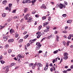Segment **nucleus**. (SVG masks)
I'll list each match as a JSON object with an SVG mask.
<instances>
[{"instance_id": "obj_1", "label": "nucleus", "mask_w": 73, "mask_h": 73, "mask_svg": "<svg viewBox=\"0 0 73 73\" xmlns=\"http://www.w3.org/2000/svg\"><path fill=\"white\" fill-rule=\"evenodd\" d=\"M9 66H6L5 67H3V69L4 70L5 69V73H7L9 71Z\"/></svg>"}, {"instance_id": "obj_2", "label": "nucleus", "mask_w": 73, "mask_h": 73, "mask_svg": "<svg viewBox=\"0 0 73 73\" xmlns=\"http://www.w3.org/2000/svg\"><path fill=\"white\" fill-rule=\"evenodd\" d=\"M24 58V55H22V56L21 54H19L17 56V59L18 60V61H19L20 60V58Z\"/></svg>"}, {"instance_id": "obj_3", "label": "nucleus", "mask_w": 73, "mask_h": 73, "mask_svg": "<svg viewBox=\"0 0 73 73\" xmlns=\"http://www.w3.org/2000/svg\"><path fill=\"white\" fill-rule=\"evenodd\" d=\"M68 55V54L66 52L64 53V59L65 60H66L68 58V57L67 55Z\"/></svg>"}, {"instance_id": "obj_4", "label": "nucleus", "mask_w": 73, "mask_h": 73, "mask_svg": "<svg viewBox=\"0 0 73 73\" xmlns=\"http://www.w3.org/2000/svg\"><path fill=\"white\" fill-rule=\"evenodd\" d=\"M60 8L61 9H62L63 8H64L66 7L65 5H63L61 3H60L59 5Z\"/></svg>"}, {"instance_id": "obj_5", "label": "nucleus", "mask_w": 73, "mask_h": 73, "mask_svg": "<svg viewBox=\"0 0 73 73\" xmlns=\"http://www.w3.org/2000/svg\"><path fill=\"white\" fill-rule=\"evenodd\" d=\"M55 70L56 69L54 66L52 67L50 69V70L51 72H53V70H54V71H55Z\"/></svg>"}, {"instance_id": "obj_6", "label": "nucleus", "mask_w": 73, "mask_h": 73, "mask_svg": "<svg viewBox=\"0 0 73 73\" xmlns=\"http://www.w3.org/2000/svg\"><path fill=\"white\" fill-rule=\"evenodd\" d=\"M49 23L48 22H45L44 23H43V26H44V27H46V25H47Z\"/></svg>"}, {"instance_id": "obj_7", "label": "nucleus", "mask_w": 73, "mask_h": 73, "mask_svg": "<svg viewBox=\"0 0 73 73\" xmlns=\"http://www.w3.org/2000/svg\"><path fill=\"white\" fill-rule=\"evenodd\" d=\"M32 19L33 18H31V17H29V21H27V22H31L32 21Z\"/></svg>"}, {"instance_id": "obj_8", "label": "nucleus", "mask_w": 73, "mask_h": 73, "mask_svg": "<svg viewBox=\"0 0 73 73\" xmlns=\"http://www.w3.org/2000/svg\"><path fill=\"white\" fill-rule=\"evenodd\" d=\"M10 32L11 34H12L13 33H14L15 32V31L14 30L11 29L10 30Z\"/></svg>"}, {"instance_id": "obj_9", "label": "nucleus", "mask_w": 73, "mask_h": 73, "mask_svg": "<svg viewBox=\"0 0 73 73\" xmlns=\"http://www.w3.org/2000/svg\"><path fill=\"white\" fill-rule=\"evenodd\" d=\"M14 41V40L13 39H9V40L8 42L9 43H11L13 42Z\"/></svg>"}, {"instance_id": "obj_10", "label": "nucleus", "mask_w": 73, "mask_h": 73, "mask_svg": "<svg viewBox=\"0 0 73 73\" xmlns=\"http://www.w3.org/2000/svg\"><path fill=\"white\" fill-rule=\"evenodd\" d=\"M3 38L5 41H6L8 39V38H7V37L6 36H3Z\"/></svg>"}, {"instance_id": "obj_11", "label": "nucleus", "mask_w": 73, "mask_h": 73, "mask_svg": "<svg viewBox=\"0 0 73 73\" xmlns=\"http://www.w3.org/2000/svg\"><path fill=\"white\" fill-rule=\"evenodd\" d=\"M7 3V1L6 0H5L3 1V4L4 5H6Z\"/></svg>"}, {"instance_id": "obj_12", "label": "nucleus", "mask_w": 73, "mask_h": 73, "mask_svg": "<svg viewBox=\"0 0 73 73\" xmlns=\"http://www.w3.org/2000/svg\"><path fill=\"white\" fill-rule=\"evenodd\" d=\"M36 44L37 45V46H39L40 47H41V45L40 44V43L39 42H36Z\"/></svg>"}, {"instance_id": "obj_13", "label": "nucleus", "mask_w": 73, "mask_h": 73, "mask_svg": "<svg viewBox=\"0 0 73 73\" xmlns=\"http://www.w3.org/2000/svg\"><path fill=\"white\" fill-rule=\"evenodd\" d=\"M57 59H58V57H57L56 58H55V60L54 59L53 60V61H52L53 63H54V62H57Z\"/></svg>"}, {"instance_id": "obj_14", "label": "nucleus", "mask_w": 73, "mask_h": 73, "mask_svg": "<svg viewBox=\"0 0 73 73\" xmlns=\"http://www.w3.org/2000/svg\"><path fill=\"white\" fill-rule=\"evenodd\" d=\"M28 10V9L27 8H25L24 9V13H25L27 12V11Z\"/></svg>"}, {"instance_id": "obj_15", "label": "nucleus", "mask_w": 73, "mask_h": 73, "mask_svg": "<svg viewBox=\"0 0 73 73\" xmlns=\"http://www.w3.org/2000/svg\"><path fill=\"white\" fill-rule=\"evenodd\" d=\"M41 8H44V9H46V6H45V5H42V6H41L40 7Z\"/></svg>"}, {"instance_id": "obj_16", "label": "nucleus", "mask_w": 73, "mask_h": 73, "mask_svg": "<svg viewBox=\"0 0 73 73\" xmlns=\"http://www.w3.org/2000/svg\"><path fill=\"white\" fill-rule=\"evenodd\" d=\"M36 34L37 35H41V32L40 31H38L36 33Z\"/></svg>"}, {"instance_id": "obj_17", "label": "nucleus", "mask_w": 73, "mask_h": 73, "mask_svg": "<svg viewBox=\"0 0 73 73\" xmlns=\"http://www.w3.org/2000/svg\"><path fill=\"white\" fill-rule=\"evenodd\" d=\"M2 16L3 17H5L6 16V14L5 13H3L2 14Z\"/></svg>"}, {"instance_id": "obj_18", "label": "nucleus", "mask_w": 73, "mask_h": 73, "mask_svg": "<svg viewBox=\"0 0 73 73\" xmlns=\"http://www.w3.org/2000/svg\"><path fill=\"white\" fill-rule=\"evenodd\" d=\"M38 67H42V65L41 63H39L38 64Z\"/></svg>"}, {"instance_id": "obj_19", "label": "nucleus", "mask_w": 73, "mask_h": 73, "mask_svg": "<svg viewBox=\"0 0 73 73\" xmlns=\"http://www.w3.org/2000/svg\"><path fill=\"white\" fill-rule=\"evenodd\" d=\"M40 47H41V46H37L36 47V49L37 50H38L39 49H40Z\"/></svg>"}, {"instance_id": "obj_20", "label": "nucleus", "mask_w": 73, "mask_h": 73, "mask_svg": "<svg viewBox=\"0 0 73 73\" xmlns=\"http://www.w3.org/2000/svg\"><path fill=\"white\" fill-rule=\"evenodd\" d=\"M72 20H68L67 21V23H68L69 24H70L71 23V22H72Z\"/></svg>"}, {"instance_id": "obj_21", "label": "nucleus", "mask_w": 73, "mask_h": 73, "mask_svg": "<svg viewBox=\"0 0 73 73\" xmlns=\"http://www.w3.org/2000/svg\"><path fill=\"white\" fill-rule=\"evenodd\" d=\"M27 0H23V3L25 4L26 3H27Z\"/></svg>"}, {"instance_id": "obj_22", "label": "nucleus", "mask_w": 73, "mask_h": 73, "mask_svg": "<svg viewBox=\"0 0 73 73\" xmlns=\"http://www.w3.org/2000/svg\"><path fill=\"white\" fill-rule=\"evenodd\" d=\"M48 67L45 66L44 68V70L45 71H47V70H48Z\"/></svg>"}, {"instance_id": "obj_23", "label": "nucleus", "mask_w": 73, "mask_h": 73, "mask_svg": "<svg viewBox=\"0 0 73 73\" xmlns=\"http://www.w3.org/2000/svg\"><path fill=\"white\" fill-rule=\"evenodd\" d=\"M23 39H21L18 42L19 43H22L23 42Z\"/></svg>"}, {"instance_id": "obj_24", "label": "nucleus", "mask_w": 73, "mask_h": 73, "mask_svg": "<svg viewBox=\"0 0 73 73\" xmlns=\"http://www.w3.org/2000/svg\"><path fill=\"white\" fill-rule=\"evenodd\" d=\"M71 35L70 34L69 36L68 37V38L69 39H71Z\"/></svg>"}, {"instance_id": "obj_25", "label": "nucleus", "mask_w": 73, "mask_h": 73, "mask_svg": "<svg viewBox=\"0 0 73 73\" xmlns=\"http://www.w3.org/2000/svg\"><path fill=\"white\" fill-rule=\"evenodd\" d=\"M1 62V63L2 64H4V63H5V61H4L3 60H1L0 61Z\"/></svg>"}, {"instance_id": "obj_26", "label": "nucleus", "mask_w": 73, "mask_h": 73, "mask_svg": "<svg viewBox=\"0 0 73 73\" xmlns=\"http://www.w3.org/2000/svg\"><path fill=\"white\" fill-rule=\"evenodd\" d=\"M49 31V30L47 29H46L45 30H44V32L45 33H47Z\"/></svg>"}, {"instance_id": "obj_27", "label": "nucleus", "mask_w": 73, "mask_h": 73, "mask_svg": "<svg viewBox=\"0 0 73 73\" xmlns=\"http://www.w3.org/2000/svg\"><path fill=\"white\" fill-rule=\"evenodd\" d=\"M54 35H51L50 36V37L51 38H54Z\"/></svg>"}, {"instance_id": "obj_28", "label": "nucleus", "mask_w": 73, "mask_h": 73, "mask_svg": "<svg viewBox=\"0 0 73 73\" xmlns=\"http://www.w3.org/2000/svg\"><path fill=\"white\" fill-rule=\"evenodd\" d=\"M29 42L31 43V44L32 45V43H34V42H33V41H32V40H31L29 41Z\"/></svg>"}, {"instance_id": "obj_29", "label": "nucleus", "mask_w": 73, "mask_h": 73, "mask_svg": "<svg viewBox=\"0 0 73 73\" xmlns=\"http://www.w3.org/2000/svg\"><path fill=\"white\" fill-rule=\"evenodd\" d=\"M36 63H35V64H34V66H32V68L33 69H35V66H36Z\"/></svg>"}, {"instance_id": "obj_30", "label": "nucleus", "mask_w": 73, "mask_h": 73, "mask_svg": "<svg viewBox=\"0 0 73 73\" xmlns=\"http://www.w3.org/2000/svg\"><path fill=\"white\" fill-rule=\"evenodd\" d=\"M58 50H56L55 51H54V52H53V53L54 54H56L57 53V52H58Z\"/></svg>"}, {"instance_id": "obj_31", "label": "nucleus", "mask_w": 73, "mask_h": 73, "mask_svg": "<svg viewBox=\"0 0 73 73\" xmlns=\"http://www.w3.org/2000/svg\"><path fill=\"white\" fill-rule=\"evenodd\" d=\"M46 16H44L43 17H42V19L43 20H44L45 19H46Z\"/></svg>"}, {"instance_id": "obj_32", "label": "nucleus", "mask_w": 73, "mask_h": 73, "mask_svg": "<svg viewBox=\"0 0 73 73\" xmlns=\"http://www.w3.org/2000/svg\"><path fill=\"white\" fill-rule=\"evenodd\" d=\"M9 47V45L8 44H7L5 46V49H7V48H8Z\"/></svg>"}, {"instance_id": "obj_33", "label": "nucleus", "mask_w": 73, "mask_h": 73, "mask_svg": "<svg viewBox=\"0 0 73 73\" xmlns=\"http://www.w3.org/2000/svg\"><path fill=\"white\" fill-rule=\"evenodd\" d=\"M29 36V35H27L25 36L24 38L25 39H26L28 36Z\"/></svg>"}, {"instance_id": "obj_34", "label": "nucleus", "mask_w": 73, "mask_h": 73, "mask_svg": "<svg viewBox=\"0 0 73 73\" xmlns=\"http://www.w3.org/2000/svg\"><path fill=\"white\" fill-rule=\"evenodd\" d=\"M33 65V63H30L29 64V66L30 67L32 66Z\"/></svg>"}, {"instance_id": "obj_35", "label": "nucleus", "mask_w": 73, "mask_h": 73, "mask_svg": "<svg viewBox=\"0 0 73 73\" xmlns=\"http://www.w3.org/2000/svg\"><path fill=\"white\" fill-rule=\"evenodd\" d=\"M46 28L47 29L49 30L50 29V27L49 26H46Z\"/></svg>"}, {"instance_id": "obj_36", "label": "nucleus", "mask_w": 73, "mask_h": 73, "mask_svg": "<svg viewBox=\"0 0 73 73\" xmlns=\"http://www.w3.org/2000/svg\"><path fill=\"white\" fill-rule=\"evenodd\" d=\"M14 64H15V63H11V65H10V67H12V66H14Z\"/></svg>"}, {"instance_id": "obj_37", "label": "nucleus", "mask_w": 73, "mask_h": 73, "mask_svg": "<svg viewBox=\"0 0 73 73\" xmlns=\"http://www.w3.org/2000/svg\"><path fill=\"white\" fill-rule=\"evenodd\" d=\"M30 45V44L29 43H27L26 45V46L27 47H28V46H29Z\"/></svg>"}, {"instance_id": "obj_38", "label": "nucleus", "mask_w": 73, "mask_h": 73, "mask_svg": "<svg viewBox=\"0 0 73 73\" xmlns=\"http://www.w3.org/2000/svg\"><path fill=\"white\" fill-rule=\"evenodd\" d=\"M31 1L30 0H27V3H31Z\"/></svg>"}, {"instance_id": "obj_39", "label": "nucleus", "mask_w": 73, "mask_h": 73, "mask_svg": "<svg viewBox=\"0 0 73 73\" xmlns=\"http://www.w3.org/2000/svg\"><path fill=\"white\" fill-rule=\"evenodd\" d=\"M41 34H40V35H38L37 36V38H39L40 37V36H41Z\"/></svg>"}, {"instance_id": "obj_40", "label": "nucleus", "mask_w": 73, "mask_h": 73, "mask_svg": "<svg viewBox=\"0 0 73 73\" xmlns=\"http://www.w3.org/2000/svg\"><path fill=\"white\" fill-rule=\"evenodd\" d=\"M41 28H42V26H40L38 27L39 30H40V29H41Z\"/></svg>"}, {"instance_id": "obj_41", "label": "nucleus", "mask_w": 73, "mask_h": 73, "mask_svg": "<svg viewBox=\"0 0 73 73\" xmlns=\"http://www.w3.org/2000/svg\"><path fill=\"white\" fill-rule=\"evenodd\" d=\"M12 50L11 49H9L8 50V52L10 53L12 52Z\"/></svg>"}, {"instance_id": "obj_42", "label": "nucleus", "mask_w": 73, "mask_h": 73, "mask_svg": "<svg viewBox=\"0 0 73 73\" xmlns=\"http://www.w3.org/2000/svg\"><path fill=\"white\" fill-rule=\"evenodd\" d=\"M30 15V13H28L27 14V15H26V17H29Z\"/></svg>"}, {"instance_id": "obj_43", "label": "nucleus", "mask_w": 73, "mask_h": 73, "mask_svg": "<svg viewBox=\"0 0 73 73\" xmlns=\"http://www.w3.org/2000/svg\"><path fill=\"white\" fill-rule=\"evenodd\" d=\"M62 16L63 17H66V14H64L62 15Z\"/></svg>"}, {"instance_id": "obj_44", "label": "nucleus", "mask_w": 73, "mask_h": 73, "mask_svg": "<svg viewBox=\"0 0 73 73\" xmlns=\"http://www.w3.org/2000/svg\"><path fill=\"white\" fill-rule=\"evenodd\" d=\"M67 31H62V33H67Z\"/></svg>"}, {"instance_id": "obj_45", "label": "nucleus", "mask_w": 73, "mask_h": 73, "mask_svg": "<svg viewBox=\"0 0 73 73\" xmlns=\"http://www.w3.org/2000/svg\"><path fill=\"white\" fill-rule=\"evenodd\" d=\"M63 45L65 46L66 44V43L65 41H64L63 42Z\"/></svg>"}, {"instance_id": "obj_46", "label": "nucleus", "mask_w": 73, "mask_h": 73, "mask_svg": "<svg viewBox=\"0 0 73 73\" xmlns=\"http://www.w3.org/2000/svg\"><path fill=\"white\" fill-rule=\"evenodd\" d=\"M36 2V0H34L31 1V3L32 4H34V3Z\"/></svg>"}, {"instance_id": "obj_47", "label": "nucleus", "mask_w": 73, "mask_h": 73, "mask_svg": "<svg viewBox=\"0 0 73 73\" xmlns=\"http://www.w3.org/2000/svg\"><path fill=\"white\" fill-rule=\"evenodd\" d=\"M12 5V4H9V8H10L11 7Z\"/></svg>"}, {"instance_id": "obj_48", "label": "nucleus", "mask_w": 73, "mask_h": 73, "mask_svg": "<svg viewBox=\"0 0 73 73\" xmlns=\"http://www.w3.org/2000/svg\"><path fill=\"white\" fill-rule=\"evenodd\" d=\"M48 65H49V63H46V66L48 67V66H49Z\"/></svg>"}, {"instance_id": "obj_49", "label": "nucleus", "mask_w": 73, "mask_h": 73, "mask_svg": "<svg viewBox=\"0 0 73 73\" xmlns=\"http://www.w3.org/2000/svg\"><path fill=\"white\" fill-rule=\"evenodd\" d=\"M67 70H64L63 71V72L64 73H67Z\"/></svg>"}, {"instance_id": "obj_50", "label": "nucleus", "mask_w": 73, "mask_h": 73, "mask_svg": "<svg viewBox=\"0 0 73 73\" xmlns=\"http://www.w3.org/2000/svg\"><path fill=\"white\" fill-rule=\"evenodd\" d=\"M48 20L49 21H50V19H51V17H48Z\"/></svg>"}, {"instance_id": "obj_51", "label": "nucleus", "mask_w": 73, "mask_h": 73, "mask_svg": "<svg viewBox=\"0 0 73 73\" xmlns=\"http://www.w3.org/2000/svg\"><path fill=\"white\" fill-rule=\"evenodd\" d=\"M16 9L13 10V11H12V13H15L16 11Z\"/></svg>"}, {"instance_id": "obj_52", "label": "nucleus", "mask_w": 73, "mask_h": 73, "mask_svg": "<svg viewBox=\"0 0 73 73\" xmlns=\"http://www.w3.org/2000/svg\"><path fill=\"white\" fill-rule=\"evenodd\" d=\"M27 33V31L24 32L23 33V34L24 35L26 34Z\"/></svg>"}, {"instance_id": "obj_53", "label": "nucleus", "mask_w": 73, "mask_h": 73, "mask_svg": "<svg viewBox=\"0 0 73 73\" xmlns=\"http://www.w3.org/2000/svg\"><path fill=\"white\" fill-rule=\"evenodd\" d=\"M36 40H37V38H35L33 40H32V41H33L34 42Z\"/></svg>"}, {"instance_id": "obj_54", "label": "nucleus", "mask_w": 73, "mask_h": 73, "mask_svg": "<svg viewBox=\"0 0 73 73\" xmlns=\"http://www.w3.org/2000/svg\"><path fill=\"white\" fill-rule=\"evenodd\" d=\"M66 70H67V71L69 72L71 70V69L70 68H69V69H67Z\"/></svg>"}, {"instance_id": "obj_55", "label": "nucleus", "mask_w": 73, "mask_h": 73, "mask_svg": "<svg viewBox=\"0 0 73 73\" xmlns=\"http://www.w3.org/2000/svg\"><path fill=\"white\" fill-rule=\"evenodd\" d=\"M69 45V42H67L66 43V46H68Z\"/></svg>"}, {"instance_id": "obj_56", "label": "nucleus", "mask_w": 73, "mask_h": 73, "mask_svg": "<svg viewBox=\"0 0 73 73\" xmlns=\"http://www.w3.org/2000/svg\"><path fill=\"white\" fill-rule=\"evenodd\" d=\"M46 38V37H44L41 40V41L42 42V41H43V40H45V39Z\"/></svg>"}, {"instance_id": "obj_57", "label": "nucleus", "mask_w": 73, "mask_h": 73, "mask_svg": "<svg viewBox=\"0 0 73 73\" xmlns=\"http://www.w3.org/2000/svg\"><path fill=\"white\" fill-rule=\"evenodd\" d=\"M68 28V27L67 26L65 28V30H66Z\"/></svg>"}, {"instance_id": "obj_58", "label": "nucleus", "mask_w": 73, "mask_h": 73, "mask_svg": "<svg viewBox=\"0 0 73 73\" xmlns=\"http://www.w3.org/2000/svg\"><path fill=\"white\" fill-rule=\"evenodd\" d=\"M25 50H27V47L26 46V45H25Z\"/></svg>"}, {"instance_id": "obj_59", "label": "nucleus", "mask_w": 73, "mask_h": 73, "mask_svg": "<svg viewBox=\"0 0 73 73\" xmlns=\"http://www.w3.org/2000/svg\"><path fill=\"white\" fill-rule=\"evenodd\" d=\"M73 47V45H71L70 46V48H72Z\"/></svg>"}, {"instance_id": "obj_60", "label": "nucleus", "mask_w": 73, "mask_h": 73, "mask_svg": "<svg viewBox=\"0 0 73 73\" xmlns=\"http://www.w3.org/2000/svg\"><path fill=\"white\" fill-rule=\"evenodd\" d=\"M70 68L71 69H73V65H72L70 66Z\"/></svg>"}, {"instance_id": "obj_61", "label": "nucleus", "mask_w": 73, "mask_h": 73, "mask_svg": "<svg viewBox=\"0 0 73 73\" xmlns=\"http://www.w3.org/2000/svg\"><path fill=\"white\" fill-rule=\"evenodd\" d=\"M64 37L65 38V39H66L67 38V37L65 35H64Z\"/></svg>"}, {"instance_id": "obj_62", "label": "nucleus", "mask_w": 73, "mask_h": 73, "mask_svg": "<svg viewBox=\"0 0 73 73\" xmlns=\"http://www.w3.org/2000/svg\"><path fill=\"white\" fill-rule=\"evenodd\" d=\"M42 53V50H39V52H38V53Z\"/></svg>"}, {"instance_id": "obj_63", "label": "nucleus", "mask_w": 73, "mask_h": 73, "mask_svg": "<svg viewBox=\"0 0 73 73\" xmlns=\"http://www.w3.org/2000/svg\"><path fill=\"white\" fill-rule=\"evenodd\" d=\"M35 17H36L37 18L38 17V15H35Z\"/></svg>"}, {"instance_id": "obj_64", "label": "nucleus", "mask_w": 73, "mask_h": 73, "mask_svg": "<svg viewBox=\"0 0 73 73\" xmlns=\"http://www.w3.org/2000/svg\"><path fill=\"white\" fill-rule=\"evenodd\" d=\"M55 73H59V72H58V71H55Z\"/></svg>"}]
</instances>
